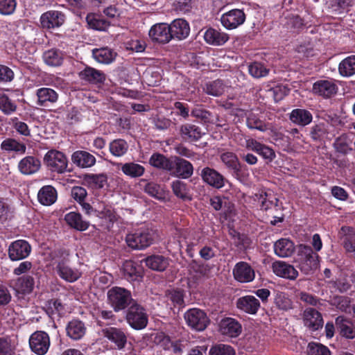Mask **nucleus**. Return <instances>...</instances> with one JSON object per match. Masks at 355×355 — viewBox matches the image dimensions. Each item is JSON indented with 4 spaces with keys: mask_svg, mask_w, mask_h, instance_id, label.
<instances>
[{
    "mask_svg": "<svg viewBox=\"0 0 355 355\" xmlns=\"http://www.w3.org/2000/svg\"><path fill=\"white\" fill-rule=\"evenodd\" d=\"M57 191L51 185L43 186L38 191L37 199L43 205H51L57 200Z\"/></svg>",
    "mask_w": 355,
    "mask_h": 355,
    "instance_id": "nucleus-39",
    "label": "nucleus"
},
{
    "mask_svg": "<svg viewBox=\"0 0 355 355\" xmlns=\"http://www.w3.org/2000/svg\"><path fill=\"white\" fill-rule=\"evenodd\" d=\"M353 139L351 136L348 134H342L337 138H336L333 146L336 153L347 155L352 150Z\"/></svg>",
    "mask_w": 355,
    "mask_h": 355,
    "instance_id": "nucleus-44",
    "label": "nucleus"
},
{
    "mask_svg": "<svg viewBox=\"0 0 355 355\" xmlns=\"http://www.w3.org/2000/svg\"><path fill=\"white\" fill-rule=\"evenodd\" d=\"M144 191L155 199L160 201H165L166 196L165 192L163 189L161 188L160 185L154 182H148L144 189Z\"/></svg>",
    "mask_w": 355,
    "mask_h": 355,
    "instance_id": "nucleus-59",
    "label": "nucleus"
},
{
    "mask_svg": "<svg viewBox=\"0 0 355 355\" xmlns=\"http://www.w3.org/2000/svg\"><path fill=\"white\" fill-rule=\"evenodd\" d=\"M307 355H331L329 349L318 343L311 342L306 349Z\"/></svg>",
    "mask_w": 355,
    "mask_h": 355,
    "instance_id": "nucleus-64",
    "label": "nucleus"
},
{
    "mask_svg": "<svg viewBox=\"0 0 355 355\" xmlns=\"http://www.w3.org/2000/svg\"><path fill=\"white\" fill-rule=\"evenodd\" d=\"M309 135L311 139L317 143L322 144L331 141L334 135L329 132L328 127L323 123L315 124L310 129Z\"/></svg>",
    "mask_w": 355,
    "mask_h": 355,
    "instance_id": "nucleus-26",
    "label": "nucleus"
},
{
    "mask_svg": "<svg viewBox=\"0 0 355 355\" xmlns=\"http://www.w3.org/2000/svg\"><path fill=\"white\" fill-rule=\"evenodd\" d=\"M200 175L205 184L216 189H222L228 182L223 175L209 166L203 168Z\"/></svg>",
    "mask_w": 355,
    "mask_h": 355,
    "instance_id": "nucleus-7",
    "label": "nucleus"
},
{
    "mask_svg": "<svg viewBox=\"0 0 355 355\" xmlns=\"http://www.w3.org/2000/svg\"><path fill=\"white\" fill-rule=\"evenodd\" d=\"M72 162L78 167L86 168L93 166L96 162V157L85 150H76L71 155Z\"/></svg>",
    "mask_w": 355,
    "mask_h": 355,
    "instance_id": "nucleus-27",
    "label": "nucleus"
},
{
    "mask_svg": "<svg viewBox=\"0 0 355 355\" xmlns=\"http://www.w3.org/2000/svg\"><path fill=\"white\" fill-rule=\"evenodd\" d=\"M17 110L16 103L6 94L0 96V110L6 115L14 113Z\"/></svg>",
    "mask_w": 355,
    "mask_h": 355,
    "instance_id": "nucleus-62",
    "label": "nucleus"
},
{
    "mask_svg": "<svg viewBox=\"0 0 355 355\" xmlns=\"http://www.w3.org/2000/svg\"><path fill=\"white\" fill-rule=\"evenodd\" d=\"M135 300L131 291L123 287L113 286L107 292V304L116 313L125 310Z\"/></svg>",
    "mask_w": 355,
    "mask_h": 355,
    "instance_id": "nucleus-2",
    "label": "nucleus"
},
{
    "mask_svg": "<svg viewBox=\"0 0 355 355\" xmlns=\"http://www.w3.org/2000/svg\"><path fill=\"white\" fill-rule=\"evenodd\" d=\"M86 329L84 322L78 319L69 322L66 327L67 336L75 340L81 339L85 334Z\"/></svg>",
    "mask_w": 355,
    "mask_h": 355,
    "instance_id": "nucleus-36",
    "label": "nucleus"
},
{
    "mask_svg": "<svg viewBox=\"0 0 355 355\" xmlns=\"http://www.w3.org/2000/svg\"><path fill=\"white\" fill-rule=\"evenodd\" d=\"M150 340L154 344L159 345L164 349H168L172 345L170 337L164 332H157L151 334Z\"/></svg>",
    "mask_w": 355,
    "mask_h": 355,
    "instance_id": "nucleus-63",
    "label": "nucleus"
},
{
    "mask_svg": "<svg viewBox=\"0 0 355 355\" xmlns=\"http://www.w3.org/2000/svg\"><path fill=\"white\" fill-rule=\"evenodd\" d=\"M64 310V306L59 299H51L47 302L46 313L49 316L57 314L61 316Z\"/></svg>",
    "mask_w": 355,
    "mask_h": 355,
    "instance_id": "nucleus-61",
    "label": "nucleus"
},
{
    "mask_svg": "<svg viewBox=\"0 0 355 355\" xmlns=\"http://www.w3.org/2000/svg\"><path fill=\"white\" fill-rule=\"evenodd\" d=\"M350 6L351 0H331L329 8L331 14L338 15L347 12Z\"/></svg>",
    "mask_w": 355,
    "mask_h": 355,
    "instance_id": "nucleus-60",
    "label": "nucleus"
},
{
    "mask_svg": "<svg viewBox=\"0 0 355 355\" xmlns=\"http://www.w3.org/2000/svg\"><path fill=\"white\" fill-rule=\"evenodd\" d=\"M204 39L209 44L221 46L227 42L229 36L225 33L220 32L213 28H209L204 33Z\"/></svg>",
    "mask_w": 355,
    "mask_h": 355,
    "instance_id": "nucleus-34",
    "label": "nucleus"
},
{
    "mask_svg": "<svg viewBox=\"0 0 355 355\" xmlns=\"http://www.w3.org/2000/svg\"><path fill=\"white\" fill-rule=\"evenodd\" d=\"M36 104L46 107L56 103L59 99L58 93L50 87H40L35 91Z\"/></svg>",
    "mask_w": 355,
    "mask_h": 355,
    "instance_id": "nucleus-17",
    "label": "nucleus"
},
{
    "mask_svg": "<svg viewBox=\"0 0 355 355\" xmlns=\"http://www.w3.org/2000/svg\"><path fill=\"white\" fill-rule=\"evenodd\" d=\"M245 148L260 155L267 163L271 162L276 157L274 150L254 139H248L245 141Z\"/></svg>",
    "mask_w": 355,
    "mask_h": 355,
    "instance_id": "nucleus-13",
    "label": "nucleus"
},
{
    "mask_svg": "<svg viewBox=\"0 0 355 355\" xmlns=\"http://www.w3.org/2000/svg\"><path fill=\"white\" fill-rule=\"evenodd\" d=\"M272 270L277 276L290 280H295L298 276V272L293 266L283 261L273 262Z\"/></svg>",
    "mask_w": 355,
    "mask_h": 355,
    "instance_id": "nucleus-18",
    "label": "nucleus"
},
{
    "mask_svg": "<svg viewBox=\"0 0 355 355\" xmlns=\"http://www.w3.org/2000/svg\"><path fill=\"white\" fill-rule=\"evenodd\" d=\"M220 159L232 176L237 180H241L242 170L236 155L232 152H226L220 155Z\"/></svg>",
    "mask_w": 355,
    "mask_h": 355,
    "instance_id": "nucleus-20",
    "label": "nucleus"
},
{
    "mask_svg": "<svg viewBox=\"0 0 355 355\" xmlns=\"http://www.w3.org/2000/svg\"><path fill=\"white\" fill-rule=\"evenodd\" d=\"M35 286L34 278L28 275H25L18 277L15 282V290L21 294H29L31 293Z\"/></svg>",
    "mask_w": 355,
    "mask_h": 355,
    "instance_id": "nucleus-46",
    "label": "nucleus"
},
{
    "mask_svg": "<svg viewBox=\"0 0 355 355\" xmlns=\"http://www.w3.org/2000/svg\"><path fill=\"white\" fill-rule=\"evenodd\" d=\"M1 150L3 152H14L17 155H24L26 150L25 144L14 138H6L1 144Z\"/></svg>",
    "mask_w": 355,
    "mask_h": 355,
    "instance_id": "nucleus-42",
    "label": "nucleus"
},
{
    "mask_svg": "<svg viewBox=\"0 0 355 355\" xmlns=\"http://www.w3.org/2000/svg\"><path fill=\"white\" fill-rule=\"evenodd\" d=\"M256 198L261 202V209L267 211L278 206L279 199L271 191L261 190L255 194Z\"/></svg>",
    "mask_w": 355,
    "mask_h": 355,
    "instance_id": "nucleus-41",
    "label": "nucleus"
},
{
    "mask_svg": "<svg viewBox=\"0 0 355 355\" xmlns=\"http://www.w3.org/2000/svg\"><path fill=\"white\" fill-rule=\"evenodd\" d=\"M154 241L153 233L148 228L141 227L128 234L125 242L133 250H143L149 247Z\"/></svg>",
    "mask_w": 355,
    "mask_h": 355,
    "instance_id": "nucleus-4",
    "label": "nucleus"
},
{
    "mask_svg": "<svg viewBox=\"0 0 355 355\" xmlns=\"http://www.w3.org/2000/svg\"><path fill=\"white\" fill-rule=\"evenodd\" d=\"M29 345L31 350L38 354H45L50 346V338L47 333L37 331L31 334L29 338Z\"/></svg>",
    "mask_w": 355,
    "mask_h": 355,
    "instance_id": "nucleus-8",
    "label": "nucleus"
},
{
    "mask_svg": "<svg viewBox=\"0 0 355 355\" xmlns=\"http://www.w3.org/2000/svg\"><path fill=\"white\" fill-rule=\"evenodd\" d=\"M41 168L40 160L34 156L28 155L21 159L18 163L19 172L26 175L36 173Z\"/></svg>",
    "mask_w": 355,
    "mask_h": 355,
    "instance_id": "nucleus-25",
    "label": "nucleus"
},
{
    "mask_svg": "<svg viewBox=\"0 0 355 355\" xmlns=\"http://www.w3.org/2000/svg\"><path fill=\"white\" fill-rule=\"evenodd\" d=\"M331 304L342 312L351 313L352 298L346 295H336L331 300Z\"/></svg>",
    "mask_w": 355,
    "mask_h": 355,
    "instance_id": "nucleus-57",
    "label": "nucleus"
},
{
    "mask_svg": "<svg viewBox=\"0 0 355 355\" xmlns=\"http://www.w3.org/2000/svg\"><path fill=\"white\" fill-rule=\"evenodd\" d=\"M129 145L123 139H116L109 144L110 153L116 157L124 156L128 151Z\"/></svg>",
    "mask_w": 355,
    "mask_h": 355,
    "instance_id": "nucleus-50",
    "label": "nucleus"
},
{
    "mask_svg": "<svg viewBox=\"0 0 355 355\" xmlns=\"http://www.w3.org/2000/svg\"><path fill=\"white\" fill-rule=\"evenodd\" d=\"M302 318L304 324L312 331L322 329L324 321L320 312L314 308H306L304 309Z\"/></svg>",
    "mask_w": 355,
    "mask_h": 355,
    "instance_id": "nucleus-15",
    "label": "nucleus"
},
{
    "mask_svg": "<svg viewBox=\"0 0 355 355\" xmlns=\"http://www.w3.org/2000/svg\"><path fill=\"white\" fill-rule=\"evenodd\" d=\"M246 125L250 130H257L261 132H266L268 130V124L254 113H250L246 119Z\"/></svg>",
    "mask_w": 355,
    "mask_h": 355,
    "instance_id": "nucleus-56",
    "label": "nucleus"
},
{
    "mask_svg": "<svg viewBox=\"0 0 355 355\" xmlns=\"http://www.w3.org/2000/svg\"><path fill=\"white\" fill-rule=\"evenodd\" d=\"M92 55L100 63L110 64L115 59L116 53L111 49L103 47L93 49Z\"/></svg>",
    "mask_w": 355,
    "mask_h": 355,
    "instance_id": "nucleus-49",
    "label": "nucleus"
},
{
    "mask_svg": "<svg viewBox=\"0 0 355 355\" xmlns=\"http://www.w3.org/2000/svg\"><path fill=\"white\" fill-rule=\"evenodd\" d=\"M294 251V243L288 239H280L274 244L275 254L279 257H291Z\"/></svg>",
    "mask_w": 355,
    "mask_h": 355,
    "instance_id": "nucleus-37",
    "label": "nucleus"
},
{
    "mask_svg": "<svg viewBox=\"0 0 355 355\" xmlns=\"http://www.w3.org/2000/svg\"><path fill=\"white\" fill-rule=\"evenodd\" d=\"M56 270L58 275L68 282H74L81 276V273L77 269L71 268L64 261L58 263Z\"/></svg>",
    "mask_w": 355,
    "mask_h": 355,
    "instance_id": "nucleus-33",
    "label": "nucleus"
},
{
    "mask_svg": "<svg viewBox=\"0 0 355 355\" xmlns=\"http://www.w3.org/2000/svg\"><path fill=\"white\" fill-rule=\"evenodd\" d=\"M319 255L313 252L311 246L304 244L299 245L296 261L302 272L313 274L319 267Z\"/></svg>",
    "mask_w": 355,
    "mask_h": 355,
    "instance_id": "nucleus-1",
    "label": "nucleus"
},
{
    "mask_svg": "<svg viewBox=\"0 0 355 355\" xmlns=\"http://www.w3.org/2000/svg\"><path fill=\"white\" fill-rule=\"evenodd\" d=\"M121 170L125 175L132 178L141 177L145 172V168L143 166L135 162L122 164Z\"/></svg>",
    "mask_w": 355,
    "mask_h": 355,
    "instance_id": "nucleus-52",
    "label": "nucleus"
},
{
    "mask_svg": "<svg viewBox=\"0 0 355 355\" xmlns=\"http://www.w3.org/2000/svg\"><path fill=\"white\" fill-rule=\"evenodd\" d=\"M171 189L174 195L182 200H191V197L189 194L187 184L176 180L171 183Z\"/></svg>",
    "mask_w": 355,
    "mask_h": 355,
    "instance_id": "nucleus-53",
    "label": "nucleus"
},
{
    "mask_svg": "<svg viewBox=\"0 0 355 355\" xmlns=\"http://www.w3.org/2000/svg\"><path fill=\"white\" fill-rule=\"evenodd\" d=\"M105 336L114 343L119 349L123 348L127 341L125 334L121 329L115 327L107 329L105 331Z\"/></svg>",
    "mask_w": 355,
    "mask_h": 355,
    "instance_id": "nucleus-47",
    "label": "nucleus"
},
{
    "mask_svg": "<svg viewBox=\"0 0 355 355\" xmlns=\"http://www.w3.org/2000/svg\"><path fill=\"white\" fill-rule=\"evenodd\" d=\"M205 93L213 96H220L225 92V85L220 79L206 83L203 88Z\"/></svg>",
    "mask_w": 355,
    "mask_h": 355,
    "instance_id": "nucleus-58",
    "label": "nucleus"
},
{
    "mask_svg": "<svg viewBox=\"0 0 355 355\" xmlns=\"http://www.w3.org/2000/svg\"><path fill=\"white\" fill-rule=\"evenodd\" d=\"M144 262L147 267L153 270L164 271L169 265V259L162 255L153 254L146 257Z\"/></svg>",
    "mask_w": 355,
    "mask_h": 355,
    "instance_id": "nucleus-43",
    "label": "nucleus"
},
{
    "mask_svg": "<svg viewBox=\"0 0 355 355\" xmlns=\"http://www.w3.org/2000/svg\"><path fill=\"white\" fill-rule=\"evenodd\" d=\"M78 76L82 80L93 85L103 84L106 79L104 72L88 66L79 72Z\"/></svg>",
    "mask_w": 355,
    "mask_h": 355,
    "instance_id": "nucleus-22",
    "label": "nucleus"
},
{
    "mask_svg": "<svg viewBox=\"0 0 355 355\" xmlns=\"http://www.w3.org/2000/svg\"><path fill=\"white\" fill-rule=\"evenodd\" d=\"M31 246L25 240L19 239L13 241L8 248V257L12 261H19L29 256Z\"/></svg>",
    "mask_w": 355,
    "mask_h": 355,
    "instance_id": "nucleus-12",
    "label": "nucleus"
},
{
    "mask_svg": "<svg viewBox=\"0 0 355 355\" xmlns=\"http://www.w3.org/2000/svg\"><path fill=\"white\" fill-rule=\"evenodd\" d=\"M149 164L154 168L166 171H171L174 168L173 162L159 153H155L150 156Z\"/></svg>",
    "mask_w": 355,
    "mask_h": 355,
    "instance_id": "nucleus-40",
    "label": "nucleus"
},
{
    "mask_svg": "<svg viewBox=\"0 0 355 355\" xmlns=\"http://www.w3.org/2000/svg\"><path fill=\"white\" fill-rule=\"evenodd\" d=\"M245 18L243 10L232 9L221 15L220 22L226 29L232 30L242 25Z\"/></svg>",
    "mask_w": 355,
    "mask_h": 355,
    "instance_id": "nucleus-9",
    "label": "nucleus"
},
{
    "mask_svg": "<svg viewBox=\"0 0 355 355\" xmlns=\"http://www.w3.org/2000/svg\"><path fill=\"white\" fill-rule=\"evenodd\" d=\"M187 324L196 331L205 330L210 322L207 313L199 309H191L184 314Z\"/></svg>",
    "mask_w": 355,
    "mask_h": 355,
    "instance_id": "nucleus-6",
    "label": "nucleus"
},
{
    "mask_svg": "<svg viewBox=\"0 0 355 355\" xmlns=\"http://www.w3.org/2000/svg\"><path fill=\"white\" fill-rule=\"evenodd\" d=\"M289 119L295 125L304 127L313 120L311 112L306 109H293L289 114Z\"/></svg>",
    "mask_w": 355,
    "mask_h": 355,
    "instance_id": "nucleus-32",
    "label": "nucleus"
},
{
    "mask_svg": "<svg viewBox=\"0 0 355 355\" xmlns=\"http://www.w3.org/2000/svg\"><path fill=\"white\" fill-rule=\"evenodd\" d=\"M338 71L344 77H349L355 74V55L348 56L339 64Z\"/></svg>",
    "mask_w": 355,
    "mask_h": 355,
    "instance_id": "nucleus-51",
    "label": "nucleus"
},
{
    "mask_svg": "<svg viewBox=\"0 0 355 355\" xmlns=\"http://www.w3.org/2000/svg\"><path fill=\"white\" fill-rule=\"evenodd\" d=\"M236 307L245 313L254 315L260 309L261 303L255 296L248 295L236 300Z\"/></svg>",
    "mask_w": 355,
    "mask_h": 355,
    "instance_id": "nucleus-16",
    "label": "nucleus"
},
{
    "mask_svg": "<svg viewBox=\"0 0 355 355\" xmlns=\"http://www.w3.org/2000/svg\"><path fill=\"white\" fill-rule=\"evenodd\" d=\"M44 63L51 67H59L64 60V54L58 49H51L45 51L42 55Z\"/></svg>",
    "mask_w": 355,
    "mask_h": 355,
    "instance_id": "nucleus-45",
    "label": "nucleus"
},
{
    "mask_svg": "<svg viewBox=\"0 0 355 355\" xmlns=\"http://www.w3.org/2000/svg\"><path fill=\"white\" fill-rule=\"evenodd\" d=\"M355 284V273L344 275L331 282L334 288L340 293H346L352 290V285Z\"/></svg>",
    "mask_w": 355,
    "mask_h": 355,
    "instance_id": "nucleus-35",
    "label": "nucleus"
},
{
    "mask_svg": "<svg viewBox=\"0 0 355 355\" xmlns=\"http://www.w3.org/2000/svg\"><path fill=\"white\" fill-rule=\"evenodd\" d=\"M64 220L70 227L79 232L87 230L90 225L89 221L83 220V216L80 213L76 211L67 214Z\"/></svg>",
    "mask_w": 355,
    "mask_h": 355,
    "instance_id": "nucleus-31",
    "label": "nucleus"
},
{
    "mask_svg": "<svg viewBox=\"0 0 355 355\" xmlns=\"http://www.w3.org/2000/svg\"><path fill=\"white\" fill-rule=\"evenodd\" d=\"M180 134L184 140L192 142L198 141L204 133L199 126L192 123H185L181 125Z\"/></svg>",
    "mask_w": 355,
    "mask_h": 355,
    "instance_id": "nucleus-30",
    "label": "nucleus"
},
{
    "mask_svg": "<svg viewBox=\"0 0 355 355\" xmlns=\"http://www.w3.org/2000/svg\"><path fill=\"white\" fill-rule=\"evenodd\" d=\"M336 327L339 334L347 339H354L355 338V327L351 320L347 318L339 315L335 320Z\"/></svg>",
    "mask_w": 355,
    "mask_h": 355,
    "instance_id": "nucleus-28",
    "label": "nucleus"
},
{
    "mask_svg": "<svg viewBox=\"0 0 355 355\" xmlns=\"http://www.w3.org/2000/svg\"><path fill=\"white\" fill-rule=\"evenodd\" d=\"M125 310V320L132 329L141 330L146 327L148 322L147 311L137 300H135Z\"/></svg>",
    "mask_w": 355,
    "mask_h": 355,
    "instance_id": "nucleus-3",
    "label": "nucleus"
},
{
    "mask_svg": "<svg viewBox=\"0 0 355 355\" xmlns=\"http://www.w3.org/2000/svg\"><path fill=\"white\" fill-rule=\"evenodd\" d=\"M44 164L49 170L54 173L62 174L67 171V157L57 150H50L44 155Z\"/></svg>",
    "mask_w": 355,
    "mask_h": 355,
    "instance_id": "nucleus-5",
    "label": "nucleus"
},
{
    "mask_svg": "<svg viewBox=\"0 0 355 355\" xmlns=\"http://www.w3.org/2000/svg\"><path fill=\"white\" fill-rule=\"evenodd\" d=\"M174 159L173 169L175 176L182 179H188L191 177L193 173L192 164L190 162L179 157H175Z\"/></svg>",
    "mask_w": 355,
    "mask_h": 355,
    "instance_id": "nucleus-29",
    "label": "nucleus"
},
{
    "mask_svg": "<svg viewBox=\"0 0 355 355\" xmlns=\"http://www.w3.org/2000/svg\"><path fill=\"white\" fill-rule=\"evenodd\" d=\"M312 89L314 94L329 98L336 94L338 87L331 80H319L313 83Z\"/></svg>",
    "mask_w": 355,
    "mask_h": 355,
    "instance_id": "nucleus-21",
    "label": "nucleus"
},
{
    "mask_svg": "<svg viewBox=\"0 0 355 355\" xmlns=\"http://www.w3.org/2000/svg\"><path fill=\"white\" fill-rule=\"evenodd\" d=\"M191 116L200 120L205 124L214 123V114L210 111L206 110L203 105H196L194 106L191 110Z\"/></svg>",
    "mask_w": 355,
    "mask_h": 355,
    "instance_id": "nucleus-48",
    "label": "nucleus"
},
{
    "mask_svg": "<svg viewBox=\"0 0 355 355\" xmlns=\"http://www.w3.org/2000/svg\"><path fill=\"white\" fill-rule=\"evenodd\" d=\"M123 277L128 282L140 281L143 277L141 266L132 260H126L122 266Z\"/></svg>",
    "mask_w": 355,
    "mask_h": 355,
    "instance_id": "nucleus-19",
    "label": "nucleus"
},
{
    "mask_svg": "<svg viewBox=\"0 0 355 355\" xmlns=\"http://www.w3.org/2000/svg\"><path fill=\"white\" fill-rule=\"evenodd\" d=\"M232 274L234 279L240 283H249L255 278L254 269L245 261L236 263L233 268Z\"/></svg>",
    "mask_w": 355,
    "mask_h": 355,
    "instance_id": "nucleus-14",
    "label": "nucleus"
},
{
    "mask_svg": "<svg viewBox=\"0 0 355 355\" xmlns=\"http://www.w3.org/2000/svg\"><path fill=\"white\" fill-rule=\"evenodd\" d=\"M339 234L343 236V248L347 252L355 253V230L349 226H343Z\"/></svg>",
    "mask_w": 355,
    "mask_h": 355,
    "instance_id": "nucleus-38",
    "label": "nucleus"
},
{
    "mask_svg": "<svg viewBox=\"0 0 355 355\" xmlns=\"http://www.w3.org/2000/svg\"><path fill=\"white\" fill-rule=\"evenodd\" d=\"M172 39L182 40L190 33V26L187 21L183 19H175L169 24Z\"/></svg>",
    "mask_w": 355,
    "mask_h": 355,
    "instance_id": "nucleus-24",
    "label": "nucleus"
},
{
    "mask_svg": "<svg viewBox=\"0 0 355 355\" xmlns=\"http://www.w3.org/2000/svg\"><path fill=\"white\" fill-rule=\"evenodd\" d=\"M65 15L59 10H49L40 16V22L42 28L53 29L60 27L65 21Z\"/></svg>",
    "mask_w": 355,
    "mask_h": 355,
    "instance_id": "nucleus-10",
    "label": "nucleus"
},
{
    "mask_svg": "<svg viewBox=\"0 0 355 355\" xmlns=\"http://www.w3.org/2000/svg\"><path fill=\"white\" fill-rule=\"evenodd\" d=\"M220 331L222 334L236 338L242 331L241 324L238 320L232 318H225L219 323Z\"/></svg>",
    "mask_w": 355,
    "mask_h": 355,
    "instance_id": "nucleus-23",
    "label": "nucleus"
},
{
    "mask_svg": "<svg viewBox=\"0 0 355 355\" xmlns=\"http://www.w3.org/2000/svg\"><path fill=\"white\" fill-rule=\"evenodd\" d=\"M169 24L167 23H157L153 25L148 33L149 37L154 42L167 44L172 40Z\"/></svg>",
    "mask_w": 355,
    "mask_h": 355,
    "instance_id": "nucleus-11",
    "label": "nucleus"
},
{
    "mask_svg": "<svg viewBox=\"0 0 355 355\" xmlns=\"http://www.w3.org/2000/svg\"><path fill=\"white\" fill-rule=\"evenodd\" d=\"M84 180L95 189H102L107 183V175L105 173H87Z\"/></svg>",
    "mask_w": 355,
    "mask_h": 355,
    "instance_id": "nucleus-54",
    "label": "nucleus"
},
{
    "mask_svg": "<svg viewBox=\"0 0 355 355\" xmlns=\"http://www.w3.org/2000/svg\"><path fill=\"white\" fill-rule=\"evenodd\" d=\"M86 21L89 28L96 31H105L110 26V23L107 20L101 18L95 13L87 14Z\"/></svg>",
    "mask_w": 355,
    "mask_h": 355,
    "instance_id": "nucleus-55",
    "label": "nucleus"
}]
</instances>
